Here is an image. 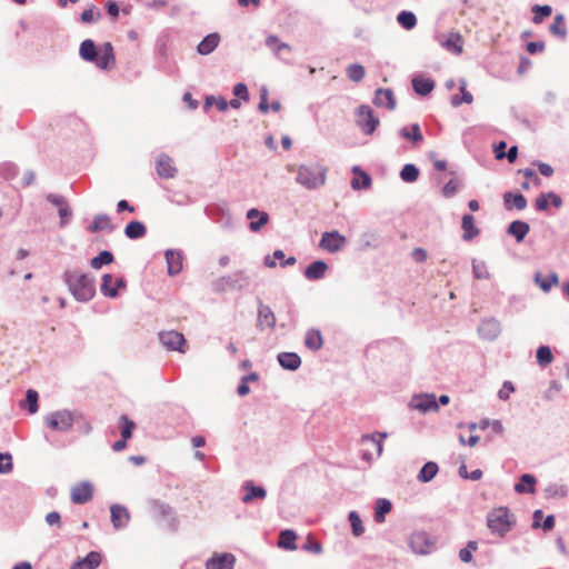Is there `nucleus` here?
<instances>
[{"mask_svg": "<svg viewBox=\"0 0 569 569\" xmlns=\"http://www.w3.org/2000/svg\"><path fill=\"white\" fill-rule=\"evenodd\" d=\"M80 57L102 70H111L116 66L113 47L110 42H104L99 50L91 39L82 41L79 49Z\"/></svg>", "mask_w": 569, "mask_h": 569, "instance_id": "obj_1", "label": "nucleus"}, {"mask_svg": "<svg viewBox=\"0 0 569 569\" xmlns=\"http://www.w3.org/2000/svg\"><path fill=\"white\" fill-rule=\"evenodd\" d=\"M64 281L72 296L79 301H89L96 293L94 281L79 269L66 271Z\"/></svg>", "mask_w": 569, "mask_h": 569, "instance_id": "obj_2", "label": "nucleus"}, {"mask_svg": "<svg viewBox=\"0 0 569 569\" xmlns=\"http://www.w3.org/2000/svg\"><path fill=\"white\" fill-rule=\"evenodd\" d=\"M516 525V517L506 507L492 509L487 516V526L491 533L505 537Z\"/></svg>", "mask_w": 569, "mask_h": 569, "instance_id": "obj_3", "label": "nucleus"}, {"mask_svg": "<svg viewBox=\"0 0 569 569\" xmlns=\"http://www.w3.org/2000/svg\"><path fill=\"white\" fill-rule=\"evenodd\" d=\"M326 169L319 164L300 166L297 182L308 189H316L325 184Z\"/></svg>", "mask_w": 569, "mask_h": 569, "instance_id": "obj_4", "label": "nucleus"}, {"mask_svg": "<svg viewBox=\"0 0 569 569\" xmlns=\"http://www.w3.org/2000/svg\"><path fill=\"white\" fill-rule=\"evenodd\" d=\"M386 437V433L380 432L363 436L361 438V445L365 447L362 450V458L370 461L375 456H381L383 451V440Z\"/></svg>", "mask_w": 569, "mask_h": 569, "instance_id": "obj_5", "label": "nucleus"}, {"mask_svg": "<svg viewBox=\"0 0 569 569\" xmlns=\"http://www.w3.org/2000/svg\"><path fill=\"white\" fill-rule=\"evenodd\" d=\"M379 119L369 106H360L357 110V124L366 134H372L379 126Z\"/></svg>", "mask_w": 569, "mask_h": 569, "instance_id": "obj_6", "label": "nucleus"}, {"mask_svg": "<svg viewBox=\"0 0 569 569\" xmlns=\"http://www.w3.org/2000/svg\"><path fill=\"white\" fill-rule=\"evenodd\" d=\"M153 517L159 521H166L169 530H177L178 518L174 510L168 503L161 501L152 502Z\"/></svg>", "mask_w": 569, "mask_h": 569, "instance_id": "obj_7", "label": "nucleus"}, {"mask_svg": "<svg viewBox=\"0 0 569 569\" xmlns=\"http://www.w3.org/2000/svg\"><path fill=\"white\" fill-rule=\"evenodd\" d=\"M74 421V415L68 410L57 411L46 418L48 427L52 430L67 431Z\"/></svg>", "mask_w": 569, "mask_h": 569, "instance_id": "obj_8", "label": "nucleus"}, {"mask_svg": "<svg viewBox=\"0 0 569 569\" xmlns=\"http://www.w3.org/2000/svg\"><path fill=\"white\" fill-rule=\"evenodd\" d=\"M346 243L347 239L345 236L340 234L338 231H331L322 234L319 246L326 251L337 252L341 250Z\"/></svg>", "mask_w": 569, "mask_h": 569, "instance_id": "obj_9", "label": "nucleus"}, {"mask_svg": "<svg viewBox=\"0 0 569 569\" xmlns=\"http://www.w3.org/2000/svg\"><path fill=\"white\" fill-rule=\"evenodd\" d=\"M70 496L76 505L87 503L93 497V486L88 481L79 482L71 488Z\"/></svg>", "mask_w": 569, "mask_h": 569, "instance_id": "obj_10", "label": "nucleus"}, {"mask_svg": "<svg viewBox=\"0 0 569 569\" xmlns=\"http://www.w3.org/2000/svg\"><path fill=\"white\" fill-rule=\"evenodd\" d=\"M410 407L423 413L439 409L436 396L432 393L415 396L410 401Z\"/></svg>", "mask_w": 569, "mask_h": 569, "instance_id": "obj_11", "label": "nucleus"}, {"mask_svg": "<svg viewBox=\"0 0 569 569\" xmlns=\"http://www.w3.org/2000/svg\"><path fill=\"white\" fill-rule=\"evenodd\" d=\"M126 287L123 278L114 279L111 274L107 273L102 276L101 292L106 297L114 298L119 293V289Z\"/></svg>", "mask_w": 569, "mask_h": 569, "instance_id": "obj_12", "label": "nucleus"}, {"mask_svg": "<svg viewBox=\"0 0 569 569\" xmlns=\"http://www.w3.org/2000/svg\"><path fill=\"white\" fill-rule=\"evenodd\" d=\"M236 557L232 553H213L206 561L207 569H233Z\"/></svg>", "mask_w": 569, "mask_h": 569, "instance_id": "obj_13", "label": "nucleus"}, {"mask_svg": "<svg viewBox=\"0 0 569 569\" xmlns=\"http://www.w3.org/2000/svg\"><path fill=\"white\" fill-rule=\"evenodd\" d=\"M161 342L171 350L183 352L182 347L186 345L184 336L178 331L170 330L160 333Z\"/></svg>", "mask_w": 569, "mask_h": 569, "instance_id": "obj_14", "label": "nucleus"}, {"mask_svg": "<svg viewBox=\"0 0 569 569\" xmlns=\"http://www.w3.org/2000/svg\"><path fill=\"white\" fill-rule=\"evenodd\" d=\"M157 173L164 179L173 178L177 169L172 159L167 154H160L157 159Z\"/></svg>", "mask_w": 569, "mask_h": 569, "instance_id": "obj_15", "label": "nucleus"}, {"mask_svg": "<svg viewBox=\"0 0 569 569\" xmlns=\"http://www.w3.org/2000/svg\"><path fill=\"white\" fill-rule=\"evenodd\" d=\"M247 218L251 220L249 228L253 232H258L269 222V214L267 212L259 211L256 208L248 210Z\"/></svg>", "mask_w": 569, "mask_h": 569, "instance_id": "obj_16", "label": "nucleus"}, {"mask_svg": "<svg viewBox=\"0 0 569 569\" xmlns=\"http://www.w3.org/2000/svg\"><path fill=\"white\" fill-rule=\"evenodd\" d=\"M373 103L377 107H386L389 110L396 108V99L390 89H378L375 94Z\"/></svg>", "mask_w": 569, "mask_h": 569, "instance_id": "obj_17", "label": "nucleus"}, {"mask_svg": "<svg viewBox=\"0 0 569 569\" xmlns=\"http://www.w3.org/2000/svg\"><path fill=\"white\" fill-rule=\"evenodd\" d=\"M110 512H111V521L116 529L123 528L129 522L130 515H129V511L124 507L119 506V505H113L110 508Z\"/></svg>", "mask_w": 569, "mask_h": 569, "instance_id": "obj_18", "label": "nucleus"}, {"mask_svg": "<svg viewBox=\"0 0 569 569\" xmlns=\"http://www.w3.org/2000/svg\"><path fill=\"white\" fill-rule=\"evenodd\" d=\"M257 326L261 329H272L276 326V316L268 306L260 305L258 310Z\"/></svg>", "mask_w": 569, "mask_h": 569, "instance_id": "obj_19", "label": "nucleus"}, {"mask_svg": "<svg viewBox=\"0 0 569 569\" xmlns=\"http://www.w3.org/2000/svg\"><path fill=\"white\" fill-rule=\"evenodd\" d=\"M442 47L448 51L460 54L463 50V40L459 32H450L446 36V39L441 41Z\"/></svg>", "mask_w": 569, "mask_h": 569, "instance_id": "obj_20", "label": "nucleus"}, {"mask_svg": "<svg viewBox=\"0 0 569 569\" xmlns=\"http://www.w3.org/2000/svg\"><path fill=\"white\" fill-rule=\"evenodd\" d=\"M102 557L97 551L89 552L83 559L78 560L70 569H96L101 563Z\"/></svg>", "mask_w": 569, "mask_h": 569, "instance_id": "obj_21", "label": "nucleus"}, {"mask_svg": "<svg viewBox=\"0 0 569 569\" xmlns=\"http://www.w3.org/2000/svg\"><path fill=\"white\" fill-rule=\"evenodd\" d=\"M353 178L351 180V187L355 190L368 189L371 186L370 176L361 170L358 166L352 168Z\"/></svg>", "mask_w": 569, "mask_h": 569, "instance_id": "obj_22", "label": "nucleus"}, {"mask_svg": "<svg viewBox=\"0 0 569 569\" xmlns=\"http://www.w3.org/2000/svg\"><path fill=\"white\" fill-rule=\"evenodd\" d=\"M166 260L168 264V273L176 276L182 270V254L179 251L168 250L166 252Z\"/></svg>", "mask_w": 569, "mask_h": 569, "instance_id": "obj_23", "label": "nucleus"}, {"mask_svg": "<svg viewBox=\"0 0 569 569\" xmlns=\"http://www.w3.org/2000/svg\"><path fill=\"white\" fill-rule=\"evenodd\" d=\"M549 200H551V203L559 208L562 204V200L559 196L555 194L553 192L548 193H541L536 198L535 207L539 211H545L548 209Z\"/></svg>", "mask_w": 569, "mask_h": 569, "instance_id": "obj_24", "label": "nucleus"}, {"mask_svg": "<svg viewBox=\"0 0 569 569\" xmlns=\"http://www.w3.org/2000/svg\"><path fill=\"white\" fill-rule=\"evenodd\" d=\"M328 266L322 260L310 263L305 270V277L309 280H318L325 277Z\"/></svg>", "mask_w": 569, "mask_h": 569, "instance_id": "obj_25", "label": "nucleus"}, {"mask_svg": "<svg viewBox=\"0 0 569 569\" xmlns=\"http://www.w3.org/2000/svg\"><path fill=\"white\" fill-rule=\"evenodd\" d=\"M219 42V34L210 33L207 37H204L203 40L198 44L197 51L202 56H207L218 47Z\"/></svg>", "mask_w": 569, "mask_h": 569, "instance_id": "obj_26", "label": "nucleus"}, {"mask_svg": "<svg viewBox=\"0 0 569 569\" xmlns=\"http://www.w3.org/2000/svg\"><path fill=\"white\" fill-rule=\"evenodd\" d=\"M280 366L288 370H296L301 365L300 357L295 352H281L278 355Z\"/></svg>", "mask_w": 569, "mask_h": 569, "instance_id": "obj_27", "label": "nucleus"}, {"mask_svg": "<svg viewBox=\"0 0 569 569\" xmlns=\"http://www.w3.org/2000/svg\"><path fill=\"white\" fill-rule=\"evenodd\" d=\"M537 480L535 476L525 473L520 477V480L515 486V490L518 493H533L536 491Z\"/></svg>", "mask_w": 569, "mask_h": 569, "instance_id": "obj_28", "label": "nucleus"}, {"mask_svg": "<svg viewBox=\"0 0 569 569\" xmlns=\"http://www.w3.org/2000/svg\"><path fill=\"white\" fill-rule=\"evenodd\" d=\"M461 228L463 230L462 237L466 241H470L479 234V229L476 227L475 218L471 214L462 217Z\"/></svg>", "mask_w": 569, "mask_h": 569, "instance_id": "obj_29", "label": "nucleus"}, {"mask_svg": "<svg viewBox=\"0 0 569 569\" xmlns=\"http://www.w3.org/2000/svg\"><path fill=\"white\" fill-rule=\"evenodd\" d=\"M305 345L310 350H320L323 346V338L321 332L317 329L308 330L305 337Z\"/></svg>", "mask_w": 569, "mask_h": 569, "instance_id": "obj_30", "label": "nucleus"}, {"mask_svg": "<svg viewBox=\"0 0 569 569\" xmlns=\"http://www.w3.org/2000/svg\"><path fill=\"white\" fill-rule=\"evenodd\" d=\"M503 201L508 210H511L512 207L518 210H523L527 207V199L521 193L506 192L503 194Z\"/></svg>", "mask_w": 569, "mask_h": 569, "instance_id": "obj_31", "label": "nucleus"}, {"mask_svg": "<svg viewBox=\"0 0 569 569\" xmlns=\"http://www.w3.org/2000/svg\"><path fill=\"white\" fill-rule=\"evenodd\" d=\"M266 46L277 56H281L282 51L290 52L291 47L282 42L277 36H268L264 41Z\"/></svg>", "mask_w": 569, "mask_h": 569, "instance_id": "obj_32", "label": "nucleus"}, {"mask_svg": "<svg viewBox=\"0 0 569 569\" xmlns=\"http://www.w3.org/2000/svg\"><path fill=\"white\" fill-rule=\"evenodd\" d=\"M508 232L520 242L529 232V224L525 221L516 220L509 224Z\"/></svg>", "mask_w": 569, "mask_h": 569, "instance_id": "obj_33", "label": "nucleus"}, {"mask_svg": "<svg viewBox=\"0 0 569 569\" xmlns=\"http://www.w3.org/2000/svg\"><path fill=\"white\" fill-rule=\"evenodd\" d=\"M147 229L140 221H131L124 228V234L130 239H139L144 237Z\"/></svg>", "mask_w": 569, "mask_h": 569, "instance_id": "obj_34", "label": "nucleus"}, {"mask_svg": "<svg viewBox=\"0 0 569 569\" xmlns=\"http://www.w3.org/2000/svg\"><path fill=\"white\" fill-rule=\"evenodd\" d=\"M412 87L418 94L426 96L433 90L435 83L430 79L415 78L412 80Z\"/></svg>", "mask_w": 569, "mask_h": 569, "instance_id": "obj_35", "label": "nucleus"}, {"mask_svg": "<svg viewBox=\"0 0 569 569\" xmlns=\"http://www.w3.org/2000/svg\"><path fill=\"white\" fill-rule=\"evenodd\" d=\"M439 468H438V465L433 461H429L427 462L420 470L419 475H418V479L419 481L421 482H428L430 480H432L437 472H438Z\"/></svg>", "mask_w": 569, "mask_h": 569, "instance_id": "obj_36", "label": "nucleus"}, {"mask_svg": "<svg viewBox=\"0 0 569 569\" xmlns=\"http://www.w3.org/2000/svg\"><path fill=\"white\" fill-rule=\"evenodd\" d=\"M549 30L553 36L565 39L567 36L565 17L562 14H557L553 22L550 24Z\"/></svg>", "mask_w": 569, "mask_h": 569, "instance_id": "obj_37", "label": "nucleus"}, {"mask_svg": "<svg viewBox=\"0 0 569 569\" xmlns=\"http://www.w3.org/2000/svg\"><path fill=\"white\" fill-rule=\"evenodd\" d=\"M392 505L387 499H379L377 501L376 510H375V520L378 523H381L386 519V515L391 511Z\"/></svg>", "mask_w": 569, "mask_h": 569, "instance_id": "obj_38", "label": "nucleus"}, {"mask_svg": "<svg viewBox=\"0 0 569 569\" xmlns=\"http://www.w3.org/2000/svg\"><path fill=\"white\" fill-rule=\"evenodd\" d=\"M112 229L110 219L106 214H98L93 218V221L89 226V231L92 233L99 232L101 230Z\"/></svg>", "mask_w": 569, "mask_h": 569, "instance_id": "obj_39", "label": "nucleus"}, {"mask_svg": "<svg viewBox=\"0 0 569 569\" xmlns=\"http://www.w3.org/2000/svg\"><path fill=\"white\" fill-rule=\"evenodd\" d=\"M244 489L248 491L242 498L244 503L250 502L254 498L262 499L266 497V490L262 487H256L252 483H247Z\"/></svg>", "mask_w": 569, "mask_h": 569, "instance_id": "obj_40", "label": "nucleus"}, {"mask_svg": "<svg viewBox=\"0 0 569 569\" xmlns=\"http://www.w3.org/2000/svg\"><path fill=\"white\" fill-rule=\"evenodd\" d=\"M346 73L351 81L360 82L366 76V70L363 66L359 63H352L347 67Z\"/></svg>", "mask_w": 569, "mask_h": 569, "instance_id": "obj_41", "label": "nucleus"}, {"mask_svg": "<svg viewBox=\"0 0 569 569\" xmlns=\"http://www.w3.org/2000/svg\"><path fill=\"white\" fill-rule=\"evenodd\" d=\"M297 536L292 530H283L279 536V547L284 549L295 550L297 547L295 545Z\"/></svg>", "mask_w": 569, "mask_h": 569, "instance_id": "obj_42", "label": "nucleus"}, {"mask_svg": "<svg viewBox=\"0 0 569 569\" xmlns=\"http://www.w3.org/2000/svg\"><path fill=\"white\" fill-rule=\"evenodd\" d=\"M533 18L532 21L535 24H539L543 21L545 18L549 17L552 13V8L548 4L539 6L536 4L532 7Z\"/></svg>", "mask_w": 569, "mask_h": 569, "instance_id": "obj_43", "label": "nucleus"}, {"mask_svg": "<svg viewBox=\"0 0 569 569\" xmlns=\"http://www.w3.org/2000/svg\"><path fill=\"white\" fill-rule=\"evenodd\" d=\"M537 362L541 367H547L553 361V356L549 347L547 346H540L537 350Z\"/></svg>", "mask_w": 569, "mask_h": 569, "instance_id": "obj_44", "label": "nucleus"}, {"mask_svg": "<svg viewBox=\"0 0 569 569\" xmlns=\"http://www.w3.org/2000/svg\"><path fill=\"white\" fill-rule=\"evenodd\" d=\"M113 261V254L110 251L103 250L97 257L91 259V267L93 269H100L104 264H109Z\"/></svg>", "mask_w": 569, "mask_h": 569, "instance_id": "obj_45", "label": "nucleus"}, {"mask_svg": "<svg viewBox=\"0 0 569 569\" xmlns=\"http://www.w3.org/2000/svg\"><path fill=\"white\" fill-rule=\"evenodd\" d=\"M397 21L407 30L412 29L417 24V18L410 11H401L397 17Z\"/></svg>", "mask_w": 569, "mask_h": 569, "instance_id": "obj_46", "label": "nucleus"}, {"mask_svg": "<svg viewBox=\"0 0 569 569\" xmlns=\"http://www.w3.org/2000/svg\"><path fill=\"white\" fill-rule=\"evenodd\" d=\"M400 177L406 182H415L419 177V170L413 164L403 166Z\"/></svg>", "mask_w": 569, "mask_h": 569, "instance_id": "obj_47", "label": "nucleus"}, {"mask_svg": "<svg viewBox=\"0 0 569 569\" xmlns=\"http://www.w3.org/2000/svg\"><path fill=\"white\" fill-rule=\"evenodd\" d=\"M120 422H121V437L127 440L130 439L132 436V432L136 428V423L124 415L120 417Z\"/></svg>", "mask_w": 569, "mask_h": 569, "instance_id": "obj_48", "label": "nucleus"}, {"mask_svg": "<svg viewBox=\"0 0 569 569\" xmlns=\"http://www.w3.org/2000/svg\"><path fill=\"white\" fill-rule=\"evenodd\" d=\"M349 521L352 528V533L357 537L361 536L365 531V528L359 515L356 511H351L349 513Z\"/></svg>", "mask_w": 569, "mask_h": 569, "instance_id": "obj_49", "label": "nucleus"}, {"mask_svg": "<svg viewBox=\"0 0 569 569\" xmlns=\"http://www.w3.org/2000/svg\"><path fill=\"white\" fill-rule=\"evenodd\" d=\"M100 18L101 13L94 6H91L81 13V21L84 23L98 21Z\"/></svg>", "mask_w": 569, "mask_h": 569, "instance_id": "obj_50", "label": "nucleus"}, {"mask_svg": "<svg viewBox=\"0 0 569 569\" xmlns=\"http://www.w3.org/2000/svg\"><path fill=\"white\" fill-rule=\"evenodd\" d=\"M52 202L58 207L59 216L62 220V224H64L66 219L71 216V211L69 209L68 203L62 198H53Z\"/></svg>", "mask_w": 569, "mask_h": 569, "instance_id": "obj_51", "label": "nucleus"}, {"mask_svg": "<svg viewBox=\"0 0 569 569\" xmlns=\"http://www.w3.org/2000/svg\"><path fill=\"white\" fill-rule=\"evenodd\" d=\"M401 134L406 139H410L415 142H420L423 139L420 127L418 124H413L411 127V131H409L407 128L401 129Z\"/></svg>", "mask_w": 569, "mask_h": 569, "instance_id": "obj_52", "label": "nucleus"}, {"mask_svg": "<svg viewBox=\"0 0 569 569\" xmlns=\"http://www.w3.org/2000/svg\"><path fill=\"white\" fill-rule=\"evenodd\" d=\"M536 281L539 283V287L543 290V291H549L555 284L558 283V276L556 273H552L551 276H549L548 278L546 279H540V276L537 274L536 277Z\"/></svg>", "mask_w": 569, "mask_h": 569, "instance_id": "obj_53", "label": "nucleus"}, {"mask_svg": "<svg viewBox=\"0 0 569 569\" xmlns=\"http://www.w3.org/2000/svg\"><path fill=\"white\" fill-rule=\"evenodd\" d=\"M38 392L33 389H29L26 395V402L28 403L30 413L38 411Z\"/></svg>", "mask_w": 569, "mask_h": 569, "instance_id": "obj_54", "label": "nucleus"}, {"mask_svg": "<svg viewBox=\"0 0 569 569\" xmlns=\"http://www.w3.org/2000/svg\"><path fill=\"white\" fill-rule=\"evenodd\" d=\"M212 104H216L220 111H226L228 109V101L223 98L216 97H207L204 100V108H209Z\"/></svg>", "mask_w": 569, "mask_h": 569, "instance_id": "obj_55", "label": "nucleus"}, {"mask_svg": "<svg viewBox=\"0 0 569 569\" xmlns=\"http://www.w3.org/2000/svg\"><path fill=\"white\" fill-rule=\"evenodd\" d=\"M13 469L12 457L10 453L0 452V473H8Z\"/></svg>", "mask_w": 569, "mask_h": 569, "instance_id": "obj_56", "label": "nucleus"}, {"mask_svg": "<svg viewBox=\"0 0 569 569\" xmlns=\"http://www.w3.org/2000/svg\"><path fill=\"white\" fill-rule=\"evenodd\" d=\"M472 271L476 279H487L489 277V272L483 262L473 261Z\"/></svg>", "mask_w": 569, "mask_h": 569, "instance_id": "obj_57", "label": "nucleus"}, {"mask_svg": "<svg viewBox=\"0 0 569 569\" xmlns=\"http://www.w3.org/2000/svg\"><path fill=\"white\" fill-rule=\"evenodd\" d=\"M460 91L462 94L460 100L458 99V97H453L452 103L455 106H459L461 102L471 103L473 101L472 94L466 90L465 86H461Z\"/></svg>", "mask_w": 569, "mask_h": 569, "instance_id": "obj_58", "label": "nucleus"}, {"mask_svg": "<svg viewBox=\"0 0 569 569\" xmlns=\"http://www.w3.org/2000/svg\"><path fill=\"white\" fill-rule=\"evenodd\" d=\"M515 391V388L510 381H506L502 388L498 391V397L501 400L509 399L510 395Z\"/></svg>", "mask_w": 569, "mask_h": 569, "instance_id": "obj_59", "label": "nucleus"}, {"mask_svg": "<svg viewBox=\"0 0 569 569\" xmlns=\"http://www.w3.org/2000/svg\"><path fill=\"white\" fill-rule=\"evenodd\" d=\"M459 189V183L457 180L455 179H451L450 181H448L445 187H443V194L446 197H451L453 196Z\"/></svg>", "mask_w": 569, "mask_h": 569, "instance_id": "obj_60", "label": "nucleus"}, {"mask_svg": "<svg viewBox=\"0 0 569 569\" xmlns=\"http://www.w3.org/2000/svg\"><path fill=\"white\" fill-rule=\"evenodd\" d=\"M519 173H521L525 178L530 179L535 186L539 187L541 184V180L532 169H521L519 170Z\"/></svg>", "mask_w": 569, "mask_h": 569, "instance_id": "obj_61", "label": "nucleus"}, {"mask_svg": "<svg viewBox=\"0 0 569 569\" xmlns=\"http://www.w3.org/2000/svg\"><path fill=\"white\" fill-rule=\"evenodd\" d=\"M233 93L236 97L241 98L244 101L249 99L248 88L244 83H237L233 88Z\"/></svg>", "mask_w": 569, "mask_h": 569, "instance_id": "obj_62", "label": "nucleus"}, {"mask_svg": "<svg viewBox=\"0 0 569 569\" xmlns=\"http://www.w3.org/2000/svg\"><path fill=\"white\" fill-rule=\"evenodd\" d=\"M46 521L49 526H61V516L57 511H51L46 516Z\"/></svg>", "mask_w": 569, "mask_h": 569, "instance_id": "obj_63", "label": "nucleus"}, {"mask_svg": "<svg viewBox=\"0 0 569 569\" xmlns=\"http://www.w3.org/2000/svg\"><path fill=\"white\" fill-rule=\"evenodd\" d=\"M411 257L417 262H425L427 260V252L422 248H415L411 252Z\"/></svg>", "mask_w": 569, "mask_h": 569, "instance_id": "obj_64", "label": "nucleus"}]
</instances>
